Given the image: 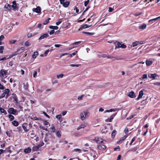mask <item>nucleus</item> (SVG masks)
I'll return each instance as SVG.
<instances>
[{"mask_svg":"<svg viewBox=\"0 0 160 160\" xmlns=\"http://www.w3.org/2000/svg\"><path fill=\"white\" fill-rule=\"evenodd\" d=\"M89 116V113L86 111H84L83 112L80 113V118L82 120H84L85 118H88Z\"/></svg>","mask_w":160,"mask_h":160,"instance_id":"nucleus-1","label":"nucleus"},{"mask_svg":"<svg viewBox=\"0 0 160 160\" xmlns=\"http://www.w3.org/2000/svg\"><path fill=\"white\" fill-rule=\"evenodd\" d=\"M9 92L10 90L9 89L7 88L5 89L4 91V92H3L0 96V99L4 97L6 94V98H7L9 96H10V94H9Z\"/></svg>","mask_w":160,"mask_h":160,"instance_id":"nucleus-2","label":"nucleus"},{"mask_svg":"<svg viewBox=\"0 0 160 160\" xmlns=\"http://www.w3.org/2000/svg\"><path fill=\"white\" fill-rule=\"evenodd\" d=\"M117 42V46H116L115 49L119 48H126V46L122 43V42L116 41V42Z\"/></svg>","mask_w":160,"mask_h":160,"instance_id":"nucleus-3","label":"nucleus"},{"mask_svg":"<svg viewBox=\"0 0 160 160\" xmlns=\"http://www.w3.org/2000/svg\"><path fill=\"white\" fill-rule=\"evenodd\" d=\"M92 140L97 143H103V139L98 137H96L92 139Z\"/></svg>","mask_w":160,"mask_h":160,"instance_id":"nucleus-4","label":"nucleus"},{"mask_svg":"<svg viewBox=\"0 0 160 160\" xmlns=\"http://www.w3.org/2000/svg\"><path fill=\"white\" fill-rule=\"evenodd\" d=\"M148 76L150 78H152L153 79H155V78L157 77H159V76H158L156 73H149L148 74Z\"/></svg>","mask_w":160,"mask_h":160,"instance_id":"nucleus-5","label":"nucleus"},{"mask_svg":"<svg viewBox=\"0 0 160 160\" xmlns=\"http://www.w3.org/2000/svg\"><path fill=\"white\" fill-rule=\"evenodd\" d=\"M17 112V110L14 109L12 108H10L8 109V112L9 113L12 114H15Z\"/></svg>","mask_w":160,"mask_h":160,"instance_id":"nucleus-6","label":"nucleus"},{"mask_svg":"<svg viewBox=\"0 0 160 160\" xmlns=\"http://www.w3.org/2000/svg\"><path fill=\"white\" fill-rule=\"evenodd\" d=\"M106 147L105 145L102 144H100L97 146L98 149V150L102 151L105 150L106 149Z\"/></svg>","mask_w":160,"mask_h":160,"instance_id":"nucleus-7","label":"nucleus"},{"mask_svg":"<svg viewBox=\"0 0 160 160\" xmlns=\"http://www.w3.org/2000/svg\"><path fill=\"white\" fill-rule=\"evenodd\" d=\"M8 72L4 69H1L0 72V76L3 77L6 75Z\"/></svg>","mask_w":160,"mask_h":160,"instance_id":"nucleus-8","label":"nucleus"},{"mask_svg":"<svg viewBox=\"0 0 160 160\" xmlns=\"http://www.w3.org/2000/svg\"><path fill=\"white\" fill-rule=\"evenodd\" d=\"M128 96L130 98H133L136 97V95L134 92L133 91H131L128 93Z\"/></svg>","mask_w":160,"mask_h":160,"instance_id":"nucleus-9","label":"nucleus"},{"mask_svg":"<svg viewBox=\"0 0 160 160\" xmlns=\"http://www.w3.org/2000/svg\"><path fill=\"white\" fill-rule=\"evenodd\" d=\"M49 35L47 33H45L42 35L39 38L38 40H40L42 39H43L45 38H46L48 37Z\"/></svg>","mask_w":160,"mask_h":160,"instance_id":"nucleus-10","label":"nucleus"},{"mask_svg":"<svg viewBox=\"0 0 160 160\" xmlns=\"http://www.w3.org/2000/svg\"><path fill=\"white\" fill-rule=\"evenodd\" d=\"M143 95V91L142 90H141L139 92V95L138 96V97L136 99L137 100H139V99H140V98H142V96Z\"/></svg>","mask_w":160,"mask_h":160,"instance_id":"nucleus-11","label":"nucleus"},{"mask_svg":"<svg viewBox=\"0 0 160 160\" xmlns=\"http://www.w3.org/2000/svg\"><path fill=\"white\" fill-rule=\"evenodd\" d=\"M27 124L26 123H24L22 125V128L25 132H27L29 131V129L27 128Z\"/></svg>","mask_w":160,"mask_h":160,"instance_id":"nucleus-12","label":"nucleus"},{"mask_svg":"<svg viewBox=\"0 0 160 160\" xmlns=\"http://www.w3.org/2000/svg\"><path fill=\"white\" fill-rule=\"evenodd\" d=\"M146 26L147 25L146 24L143 23L142 25L139 26L138 28L140 29L144 30L146 28Z\"/></svg>","mask_w":160,"mask_h":160,"instance_id":"nucleus-13","label":"nucleus"},{"mask_svg":"<svg viewBox=\"0 0 160 160\" xmlns=\"http://www.w3.org/2000/svg\"><path fill=\"white\" fill-rule=\"evenodd\" d=\"M41 8L40 7H37L36 8H35L34 10H33V11L37 13H39L41 12Z\"/></svg>","mask_w":160,"mask_h":160,"instance_id":"nucleus-14","label":"nucleus"},{"mask_svg":"<svg viewBox=\"0 0 160 160\" xmlns=\"http://www.w3.org/2000/svg\"><path fill=\"white\" fill-rule=\"evenodd\" d=\"M86 126V124H81L77 128V130H78L80 129L83 128Z\"/></svg>","mask_w":160,"mask_h":160,"instance_id":"nucleus-15","label":"nucleus"},{"mask_svg":"<svg viewBox=\"0 0 160 160\" xmlns=\"http://www.w3.org/2000/svg\"><path fill=\"white\" fill-rule=\"evenodd\" d=\"M128 136L125 135L124 136L121 138L120 141L118 142V143L122 142Z\"/></svg>","mask_w":160,"mask_h":160,"instance_id":"nucleus-16","label":"nucleus"},{"mask_svg":"<svg viewBox=\"0 0 160 160\" xmlns=\"http://www.w3.org/2000/svg\"><path fill=\"white\" fill-rule=\"evenodd\" d=\"M23 48H19L16 52H14V54H13V55H16L17 54V53L18 52H19L20 53H21L22 51L20 52V51H21V50L23 51Z\"/></svg>","mask_w":160,"mask_h":160,"instance_id":"nucleus-17","label":"nucleus"},{"mask_svg":"<svg viewBox=\"0 0 160 160\" xmlns=\"http://www.w3.org/2000/svg\"><path fill=\"white\" fill-rule=\"evenodd\" d=\"M159 18H160V16L159 17H158L156 18L149 20L148 21V22H152V23L153 22H155L156 20H157L158 19H159Z\"/></svg>","mask_w":160,"mask_h":160,"instance_id":"nucleus-18","label":"nucleus"},{"mask_svg":"<svg viewBox=\"0 0 160 160\" xmlns=\"http://www.w3.org/2000/svg\"><path fill=\"white\" fill-rule=\"evenodd\" d=\"M117 109L116 108L111 109L109 110H106L104 112V113L107 112H115L117 110Z\"/></svg>","mask_w":160,"mask_h":160,"instance_id":"nucleus-19","label":"nucleus"},{"mask_svg":"<svg viewBox=\"0 0 160 160\" xmlns=\"http://www.w3.org/2000/svg\"><path fill=\"white\" fill-rule=\"evenodd\" d=\"M50 131L51 132H54L55 131V129L54 126L53 124L52 125L51 127L50 128Z\"/></svg>","mask_w":160,"mask_h":160,"instance_id":"nucleus-20","label":"nucleus"},{"mask_svg":"<svg viewBox=\"0 0 160 160\" xmlns=\"http://www.w3.org/2000/svg\"><path fill=\"white\" fill-rule=\"evenodd\" d=\"M146 63L147 66H150L152 63V62L151 61L147 60L146 61Z\"/></svg>","mask_w":160,"mask_h":160,"instance_id":"nucleus-21","label":"nucleus"},{"mask_svg":"<svg viewBox=\"0 0 160 160\" xmlns=\"http://www.w3.org/2000/svg\"><path fill=\"white\" fill-rule=\"evenodd\" d=\"M17 131L19 133H22V128L21 126L18 127L17 128Z\"/></svg>","mask_w":160,"mask_h":160,"instance_id":"nucleus-22","label":"nucleus"},{"mask_svg":"<svg viewBox=\"0 0 160 160\" xmlns=\"http://www.w3.org/2000/svg\"><path fill=\"white\" fill-rule=\"evenodd\" d=\"M23 84V88H24L25 90H28V82H27L26 83H24Z\"/></svg>","mask_w":160,"mask_h":160,"instance_id":"nucleus-23","label":"nucleus"},{"mask_svg":"<svg viewBox=\"0 0 160 160\" xmlns=\"http://www.w3.org/2000/svg\"><path fill=\"white\" fill-rule=\"evenodd\" d=\"M0 112L2 113H3L4 115H6L7 113L6 111H5L4 109L0 108Z\"/></svg>","mask_w":160,"mask_h":160,"instance_id":"nucleus-24","label":"nucleus"},{"mask_svg":"<svg viewBox=\"0 0 160 160\" xmlns=\"http://www.w3.org/2000/svg\"><path fill=\"white\" fill-rule=\"evenodd\" d=\"M138 147L137 146V147H134L132 148H131L129 150V151L134 152H135L136 151L138 150Z\"/></svg>","mask_w":160,"mask_h":160,"instance_id":"nucleus-25","label":"nucleus"},{"mask_svg":"<svg viewBox=\"0 0 160 160\" xmlns=\"http://www.w3.org/2000/svg\"><path fill=\"white\" fill-rule=\"evenodd\" d=\"M31 151V149L30 148L25 149L24 150V152L26 153H29Z\"/></svg>","mask_w":160,"mask_h":160,"instance_id":"nucleus-26","label":"nucleus"},{"mask_svg":"<svg viewBox=\"0 0 160 160\" xmlns=\"http://www.w3.org/2000/svg\"><path fill=\"white\" fill-rule=\"evenodd\" d=\"M69 2H64V3L63 4V5L64 7L65 8H67L68 7V5H69Z\"/></svg>","mask_w":160,"mask_h":160,"instance_id":"nucleus-27","label":"nucleus"},{"mask_svg":"<svg viewBox=\"0 0 160 160\" xmlns=\"http://www.w3.org/2000/svg\"><path fill=\"white\" fill-rule=\"evenodd\" d=\"M12 124L15 126L17 127L18 126L19 124L18 122L16 121H13L12 122Z\"/></svg>","mask_w":160,"mask_h":160,"instance_id":"nucleus-28","label":"nucleus"},{"mask_svg":"<svg viewBox=\"0 0 160 160\" xmlns=\"http://www.w3.org/2000/svg\"><path fill=\"white\" fill-rule=\"evenodd\" d=\"M40 146H34L32 148V151L33 152L37 151L39 148Z\"/></svg>","mask_w":160,"mask_h":160,"instance_id":"nucleus-29","label":"nucleus"},{"mask_svg":"<svg viewBox=\"0 0 160 160\" xmlns=\"http://www.w3.org/2000/svg\"><path fill=\"white\" fill-rule=\"evenodd\" d=\"M91 25H88L87 24H84L82 25V28H83L85 29V28H87L90 27L91 26Z\"/></svg>","mask_w":160,"mask_h":160,"instance_id":"nucleus-30","label":"nucleus"},{"mask_svg":"<svg viewBox=\"0 0 160 160\" xmlns=\"http://www.w3.org/2000/svg\"><path fill=\"white\" fill-rule=\"evenodd\" d=\"M82 33L83 34L88 35H93L94 34V32H83Z\"/></svg>","mask_w":160,"mask_h":160,"instance_id":"nucleus-31","label":"nucleus"},{"mask_svg":"<svg viewBox=\"0 0 160 160\" xmlns=\"http://www.w3.org/2000/svg\"><path fill=\"white\" fill-rule=\"evenodd\" d=\"M140 44V42L139 41H136L133 42L132 43V46L133 47L137 46Z\"/></svg>","mask_w":160,"mask_h":160,"instance_id":"nucleus-32","label":"nucleus"},{"mask_svg":"<svg viewBox=\"0 0 160 160\" xmlns=\"http://www.w3.org/2000/svg\"><path fill=\"white\" fill-rule=\"evenodd\" d=\"M38 55V53L37 52H34L32 55V57L34 58H36L37 56Z\"/></svg>","mask_w":160,"mask_h":160,"instance_id":"nucleus-33","label":"nucleus"},{"mask_svg":"<svg viewBox=\"0 0 160 160\" xmlns=\"http://www.w3.org/2000/svg\"><path fill=\"white\" fill-rule=\"evenodd\" d=\"M117 131L116 130H114L112 131V134L111 136L113 138H114L116 134Z\"/></svg>","mask_w":160,"mask_h":160,"instance_id":"nucleus-34","label":"nucleus"},{"mask_svg":"<svg viewBox=\"0 0 160 160\" xmlns=\"http://www.w3.org/2000/svg\"><path fill=\"white\" fill-rule=\"evenodd\" d=\"M12 10H17L18 9V8L17 7V4H14L12 5Z\"/></svg>","mask_w":160,"mask_h":160,"instance_id":"nucleus-35","label":"nucleus"},{"mask_svg":"<svg viewBox=\"0 0 160 160\" xmlns=\"http://www.w3.org/2000/svg\"><path fill=\"white\" fill-rule=\"evenodd\" d=\"M8 117L11 121L13 120L14 119V117L11 114L9 115Z\"/></svg>","mask_w":160,"mask_h":160,"instance_id":"nucleus-36","label":"nucleus"},{"mask_svg":"<svg viewBox=\"0 0 160 160\" xmlns=\"http://www.w3.org/2000/svg\"><path fill=\"white\" fill-rule=\"evenodd\" d=\"M49 28L51 29H54L55 30H57L58 28V26H50Z\"/></svg>","mask_w":160,"mask_h":160,"instance_id":"nucleus-37","label":"nucleus"},{"mask_svg":"<svg viewBox=\"0 0 160 160\" xmlns=\"http://www.w3.org/2000/svg\"><path fill=\"white\" fill-rule=\"evenodd\" d=\"M5 7L7 10H10L11 8V6L9 4H7L5 5Z\"/></svg>","mask_w":160,"mask_h":160,"instance_id":"nucleus-38","label":"nucleus"},{"mask_svg":"<svg viewBox=\"0 0 160 160\" xmlns=\"http://www.w3.org/2000/svg\"><path fill=\"white\" fill-rule=\"evenodd\" d=\"M50 20V18H48V19L46 20L43 23V24L44 25H46L49 22V20Z\"/></svg>","mask_w":160,"mask_h":160,"instance_id":"nucleus-39","label":"nucleus"},{"mask_svg":"<svg viewBox=\"0 0 160 160\" xmlns=\"http://www.w3.org/2000/svg\"><path fill=\"white\" fill-rule=\"evenodd\" d=\"M56 135L57 136L58 138H60L61 136V133L59 131H57L56 132Z\"/></svg>","mask_w":160,"mask_h":160,"instance_id":"nucleus-40","label":"nucleus"},{"mask_svg":"<svg viewBox=\"0 0 160 160\" xmlns=\"http://www.w3.org/2000/svg\"><path fill=\"white\" fill-rule=\"evenodd\" d=\"M77 53V51H76L75 52L72 53V54H70L69 57L71 58H72V56L76 55V54Z\"/></svg>","mask_w":160,"mask_h":160,"instance_id":"nucleus-41","label":"nucleus"},{"mask_svg":"<svg viewBox=\"0 0 160 160\" xmlns=\"http://www.w3.org/2000/svg\"><path fill=\"white\" fill-rule=\"evenodd\" d=\"M82 150L78 148H75L73 150V151L76 152H81Z\"/></svg>","mask_w":160,"mask_h":160,"instance_id":"nucleus-42","label":"nucleus"},{"mask_svg":"<svg viewBox=\"0 0 160 160\" xmlns=\"http://www.w3.org/2000/svg\"><path fill=\"white\" fill-rule=\"evenodd\" d=\"M81 41L76 42H74L72 44V45H78V44H80L81 43Z\"/></svg>","mask_w":160,"mask_h":160,"instance_id":"nucleus-43","label":"nucleus"},{"mask_svg":"<svg viewBox=\"0 0 160 160\" xmlns=\"http://www.w3.org/2000/svg\"><path fill=\"white\" fill-rule=\"evenodd\" d=\"M80 66V64H71L70 65V66L72 67H78Z\"/></svg>","mask_w":160,"mask_h":160,"instance_id":"nucleus-44","label":"nucleus"},{"mask_svg":"<svg viewBox=\"0 0 160 160\" xmlns=\"http://www.w3.org/2000/svg\"><path fill=\"white\" fill-rule=\"evenodd\" d=\"M4 49V47L3 46H0V53H3V51Z\"/></svg>","mask_w":160,"mask_h":160,"instance_id":"nucleus-45","label":"nucleus"},{"mask_svg":"<svg viewBox=\"0 0 160 160\" xmlns=\"http://www.w3.org/2000/svg\"><path fill=\"white\" fill-rule=\"evenodd\" d=\"M24 44L25 46H29L30 45V43L28 41H27L26 42H25Z\"/></svg>","mask_w":160,"mask_h":160,"instance_id":"nucleus-46","label":"nucleus"},{"mask_svg":"<svg viewBox=\"0 0 160 160\" xmlns=\"http://www.w3.org/2000/svg\"><path fill=\"white\" fill-rule=\"evenodd\" d=\"M6 89L5 87L2 85H1V83H0V89L4 90V89Z\"/></svg>","mask_w":160,"mask_h":160,"instance_id":"nucleus-47","label":"nucleus"},{"mask_svg":"<svg viewBox=\"0 0 160 160\" xmlns=\"http://www.w3.org/2000/svg\"><path fill=\"white\" fill-rule=\"evenodd\" d=\"M43 123H44V124L45 125H48L49 124V126H50V125L49 123L46 120H44L43 121Z\"/></svg>","mask_w":160,"mask_h":160,"instance_id":"nucleus-48","label":"nucleus"},{"mask_svg":"<svg viewBox=\"0 0 160 160\" xmlns=\"http://www.w3.org/2000/svg\"><path fill=\"white\" fill-rule=\"evenodd\" d=\"M62 115H58L56 116V118L58 120H59L61 118Z\"/></svg>","mask_w":160,"mask_h":160,"instance_id":"nucleus-49","label":"nucleus"},{"mask_svg":"<svg viewBox=\"0 0 160 160\" xmlns=\"http://www.w3.org/2000/svg\"><path fill=\"white\" fill-rule=\"evenodd\" d=\"M114 150L115 151H119L120 150V148L119 146H117L116 147L114 148Z\"/></svg>","mask_w":160,"mask_h":160,"instance_id":"nucleus-50","label":"nucleus"},{"mask_svg":"<svg viewBox=\"0 0 160 160\" xmlns=\"http://www.w3.org/2000/svg\"><path fill=\"white\" fill-rule=\"evenodd\" d=\"M63 74H61L59 75H58L57 77L58 78H62L63 77Z\"/></svg>","mask_w":160,"mask_h":160,"instance_id":"nucleus-51","label":"nucleus"},{"mask_svg":"<svg viewBox=\"0 0 160 160\" xmlns=\"http://www.w3.org/2000/svg\"><path fill=\"white\" fill-rule=\"evenodd\" d=\"M89 0H87L86 1H85L84 2V6H86L88 4L89 2Z\"/></svg>","mask_w":160,"mask_h":160,"instance_id":"nucleus-52","label":"nucleus"},{"mask_svg":"<svg viewBox=\"0 0 160 160\" xmlns=\"http://www.w3.org/2000/svg\"><path fill=\"white\" fill-rule=\"evenodd\" d=\"M73 10H75L76 12L77 13H78L79 12V10L76 7H74Z\"/></svg>","mask_w":160,"mask_h":160,"instance_id":"nucleus-53","label":"nucleus"},{"mask_svg":"<svg viewBox=\"0 0 160 160\" xmlns=\"http://www.w3.org/2000/svg\"><path fill=\"white\" fill-rule=\"evenodd\" d=\"M16 42V40H12L10 41V43L11 44H14Z\"/></svg>","mask_w":160,"mask_h":160,"instance_id":"nucleus-54","label":"nucleus"},{"mask_svg":"<svg viewBox=\"0 0 160 160\" xmlns=\"http://www.w3.org/2000/svg\"><path fill=\"white\" fill-rule=\"evenodd\" d=\"M155 85H157L158 86H160V82H156V83H152Z\"/></svg>","mask_w":160,"mask_h":160,"instance_id":"nucleus-55","label":"nucleus"},{"mask_svg":"<svg viewBox=\"0 0 160 160\" xmlns=\"http://www.w3.org/2000/svg\"><path fill=\"white\" fill-rule=\"evenodd\" d=\"M147 78V74H144L142 77V79Z\"/></svg>","mask_w":160,"mask_h":160,"instance_id":"nucleus-56","label":"nucleus"},{"mask_svg":"<svg viewBox=\"0 0 160 160\" xmlns=\"http://www.w3.org/2000/svg\"><path fill=\"white\" fill-rule=\"evenodd\" d=\"M37 71H35L33 73V77L34 78H35L37 76Z\"/></svg>","mask_w":160,"mask_h":160,"instance_id":"nucleus-57","label":"nucleus"},{"mask_svg":"<svg viewBox=\"0 0 160 160\" xmlns=\"http://www.w3.org/2000/svg\"><path fill=\"white\" fill-rule=\"evenodd\" d=\"M124 132L126 134L128 132V130L127 128H125Z\"/></svg>","mask_w":160,"mask_h":160,"instance_id":"nucleus-58","label":"nucleus"},{"mask_svg":"<svg viewBox=\"0 0 160 160\" xmlns=\"http://www.w3.org/2000/svg\"><path fill=\"white\" fill-rule=\"evenodd\" d=\"M61 19L59 20V21L58 22L56 23V25H58L59 24H60L62 22V21H61Z\"/></svg>","mask_w":160,"mask_h":160,"instance_id":"nucleus-59","label":"nucleus"},{"mask_svg":"<svg viewBox=\"0 0 160 160\" xmlns=\"http://www.w3.org/2000/svg\"><path fill=\"white\" fill-rule=\"evenodd\" d=\"M34 35V34L32 35V34L29 33L27 34V36L28 38H30L32 36H33Z\"/></svg>","mask_w":160,"mask_h":160,"instance_id":"nucleus-60","label":"nucleus"},{"mask_svg":"<svg viewBox=\"0 0 160 160\" xmlns=\"http://www.w3.org/2000/svg\"><path fill=\"white\" fill-rule=\"evenodd\" d=\"M49 51V50H48L45 52L44 53L45 56H46L47 55V54L48 53Z\"/></svg>","mask_w":160,"mask_h":160,"instance_id":"nucleus-61","label":"nucleus"},{"mask_svg":"<svg viewBox=\"0 0 160 160\" xmlns=\"http://www.w3.org/2000/svg\"><path fill=\"white\" fill-rule=\"evenodd\" d=\"M113 10V8H112L109 7V9H108V11L109 12H112V11Z\"/></svg>","mask_w":160,"mask_h":160,"instance_id":"nucleus-62","label":"nucleus"},{"mask_svg":"<svg viewBox=\"0 0 160 160\" xmlns=\"http://www.w3.org/2000/svg\"><path fill=\"white\" fill-rule=\"evenodd\" d=\"M43 114L46 117H47V118H50V117L45 112H43Z\"/></svg>","mask_w":160,"mask_h":160,"instance_id":"nucleus-63","label":"nucleus"},{"mask_svg":"<svg viewBox=\"0 0 160 160\" xmlns=\"http://www.w3.org/2000/svg\"><path fill=\"white\" fill-rule=\"evenodd\" d=\"M54 32V30H51L49 32V34L50 35H52L53 34Z\"/></svg>","mask_w":160,"mask_h":160,"instance_id":"nucleus-64","label":"nucleus"}]
</instances>
